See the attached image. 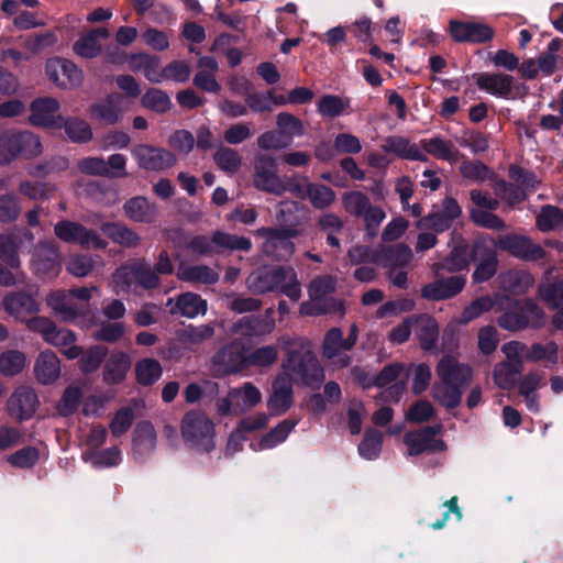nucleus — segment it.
<instances>
[{"label": "nucleus", "instance_id": "nucleus-1", "mask_svg": "<svg viewBox=\"0 0 563 563\" xmlns=\"http://www.w3.org/2000/svg\"><path fill=\"white\" fill-rule=\"evenodd\" d=\"M287 347V357L283 363L284 374L289 382L312 386L324 379V369L313 352V343L306 338L279 340Z\"/></svg>", "mask_w": 563, "mask_h": 563}, {"label": "nucleus", "instance_id": "nucleus-2", "mask_svg": "<svg viewBox=\"0 0 563 563\" xmlns=\"http://www.w3.org/2000/svg\"><path fill=\"white\" fill-rule=\"evenodd\" d=\"M180 431L184 441L198 452H210L216 446L214 424L202 411L187 412L181 419Z\"/></svg>", "mask_w": 563, "mask_h": 563}, {"label": "nucleus", "instance_id": "nucleus-3", "mask_svg": "<svg viewBox=\"0 0 563 563\" xmlns=\"http://www.w3.org/2000/svg\"><path fill=\"white\" fill-rule=\"evenodd\" d=\"M113 283L118 291H129L137 287L150 290L159 286L161 279L145 260H133L115 271Z\"/></svg>", "mask_w": 563, "mask_h": 563}, {"label": "nucleus", "instance_id": "nucleus-4", "mask_svg": "<svg viewBox=\"0 0 563 563\" xmlns=\"http://www.w3.org/2000/svg\"><path fill=\"white\" fill-rule=\"evenodd\" d=\"M55 235L63 242L79 245L86 250H103L108 243L95 230L79 222L60 220L54 225Z\"/></svg>", "mask_w": 563, "mask_h": 563}, {"label": "nucleus", "instance_id": "nucleus-5", "mask_svg": "<svg viewBox=\"0 0 563 563\" xmlns=\"http://www.w3.org/2000/svg\"><path fill=\"white\" fill-rule=\"evenodd\" d=\"M131 154L141 169L162 172L176 165L177 158L170 151L151 144H136Z\"/></svg>", "mask_w": 563, "mask_h": 563}, {"label": "nucleus", "instance_id": "nucleus-6", "mask_svg": "<svg viewBox=\"0 0 563 563\" xmlns=\"http://www.w3.org/2000/svg\"><path fill=\"white\" fill-rule=\"evenodd\" d=\"M253 186L272 195L282 196L286 192V183L277 173V164L273 157L260 156L254 165Z\"/></svg>", "mask_w": 563, "mask_h": 563}, {"label": "nucleus", "instance_id": "nucleus-7", "mask_svg": "<svg viewBox=\"0 0 563 563\" xmlns=\"http://www.w3.org/2000/svg\"><path fill=\"white\" fill-rule=\"evenodd\" d=\"M256 235L264 238L262 245L263 252L277 260H288L295 251V245L291 238L298 234L295 229L275 230L261 228L256 230Z\"/></svg>", "mask_w": 563, "mask_h": 563}, {"label": "nucleus", "instance_id": "nucleus-8", "mask_svg": "<svg viewBox=\"0 0 563 563\" xmlns=\"http://www.w3.org/2000/svg\"><path fill=\"white\" fill-rule=\"evenodd\" d=\"M350 350L346 347L341 329L331 328L327 331L321 344V355L331 369L339 371L351 365L352 357L346 353Z\"/></svg>", "mask_w": 563, "mask_h": 563}, {"label": "nucleus", "instance_id": "nucleus-9", "mask_svg": "<svg viewBox=\"0 0 563 563\" xmlns=\"http://www.w3.org/2000/svg\"><path fill=\"white\" fill-rule=\"evenodd\" d=\"M544 323L543 312L530 300L525 301L517 311L505 312L498 319V324L509 331H518L529 327L540 328Z\"/></svg>", "mask_w": 563, "mask_h": 563}, {"label": "nucleus", "instance_id": "nucleus-10", "mask_svg": "<svg viewBox=\"0 0 563 563\" xmlns=\"http://www.w3.org/2000/svg\"><path fill=\"white\" fill-rule=\"evenodd\" d=\"M60 104L53 97H38L30 103L27 121L33 126L46 129H60L63 115L59 113Z\"/></svg>", "mask_w": 563, "mask_h": 563}, {"label": "nucleus", "instance_id": "nucleus-11", "mask_svg": "<svg viewBox=\"0 0 563 563\" xmlns=\"http://www.w3.org/2000/svg\"><path fill=\"white\" fill-rule=\"evenodd\" d=\"M442 429V424H437L407 432L404 437V443L407 445L408 454L419 455L424 452L445 451V443L442 440L435 439V435L440 434Z\"/></svg>", "mask_w": 563, "mask_h": 563}, {"label": "nucleus", "instance_id": "nucleus-12", "mask_svg": "<svg viewBox=\"0 0 563 563\" xmlns=\"http://www.w3.org/2000/svg\"><path fill=\"white\" fill-rule=\"evenodd\" d=\"M494 245L525 261H537L545 255V251L540 244L532 242L525 235H500L494 241Z\"/></svg>", "mask_w": 563, "mask_h": 563}, {"label": "nucleus", "instance_id": "nucleus-13", "mask_svg": "<svg viewBox=\"0 0 563 563\" xmlns=\"http://www.w3.org/2000/svg\"><path fill=\"white\" fill-rule=\"evenodd\" d=\"M45 71L52 82L65 89L78 87L82 82V71L67 59H48Z\"/></svg>", "mask_w": 563, "mask_h": 563}, {"label": "nucleus", "instance_id": "nucleus-14", "mask_svg": "<svg viewBox=\"0 0 563 563\" xmlns=\"http://www.w3.org/2000/svg\"><path fill=\"white\" fill-rule=\"evenodd\" d=\"M60 268V255L54 241L41 242L32 261V269L35 274L46 277L55 276Z\"/></svg>", "mask_w": 563, "mask_h": 563}, {"label": "nucleus", "instance_id": "nucleus-15", "mask_svg": "<svg viewBox=\"0 0 563 563\" xmlns=\"http://www.w3.org/2000/svg\"><path fill=\"white\" fill-rule=\"evenodd\" d=\"M38 405L35 391L29 386L14 389L7 401L8 413L16 420L30 419Z\"/></svg>", "mask_w": 563, "mask_h": 563}, {"label": "nucleus", "instance_id": "nucleus-16", "mask_svg": "<svg viewBox=\"0 0 563 563\" xmlns=\"http://www.w3.org/2000/svg\"><path fill=\"white\" fill-rule=\"evenodd\" d=\"M451 36L456 42L485 43L494 37V30L482 22H461L451 20L449 23Z\"/></svg>", "mask_w": 563, "mask_h": 563}, {"label": "nucleus", "instance_id": "nucleus-17", "mask_svg": "<svg viewBox=\"0 0 563 563\" xmlns=\"http://www.w3.org/2000/svg\"><path fill=\"white\" fill-rule=\"evenodd\" d=\"M213 365L218 374H232L246 368V352L240 342H233L213 356Z\"/></svg>", "mask_w": 563, "mask_h": 563}, {"label": "nucleus", "instance_id": "nucleus-18", "mask_svg": "<svg viewBox=\"0 0 563 563\" xmlns=\"http://www.w3.org/2000/svg\"><path fill=\"white\" fill-rule=\"evenodd\" d=\"M466 278L461 275L440 278L424 285L421 288V296L427 300L440 301L450 299L460 294L465 287Z\"/></svg>", "mask_w": 563, "mask_h": 563}, {"label": "nucleus", "instance_id": "nucleus-19", "mask_svg": "<svg viewBox=\"0 0 563 563\" xmlns=\"http://www.w3.org/2000/svg\"><path fill=\"white\" fill-rule=\"evenodd\" d=\"M4 310L20 322H25L27 316L36 314L40 311V303L35 297L29 292H10L2 299Z\"/></svg>", "mask_w": 563, "mask_h": 563}, {"label": "nucleus", "instance_id": "nucleus-20", "mask_svg": "<svg viewBox=\"0 0 563 563\" xmlns=\"http://www.w3.org/2000/svg\"><path fill=\"white\" fill-rule=\"evenodd\" d=\"M34 236L29 231H12L0 234V260L11 268L20 266L19 250L24 243L31 244Z\"/></svg>", "mask_w": 563, "mask_h": 563}, {"label": "nucleus", "instance_id": "nucleus-21", "mask_svg": "<svg viewBox=\"0 0 563 563\" xmlns=\"http://www.w3.org/2000/svg\"><path fill=\"white\" fill-rule=\"evenodd\" d=\"M472 258L477 263L473 274V279L476 283L485 282L496 273V253L486 244L484 239H479L474 243Z\"/></svg>", "mask_w": 563, "mask_h": 563}, {"label": "nucleus", "instance_id": "nucleus-22", "mask_svg": "<svg viewBox=\"0 0 563 563\" xmlns=\"http://www.w3.org/2000/svg\"><path fill=\"white\" fill-rule=\"evenodd\" d=\"M219 70V64L212 56H200L197 60V71L194 76V85L206 92L218 93L221 85L216 78Z\"/></svg>", "mask_w": 563, "mask_h": 563}, {"label": "nucleus", "instance_id": "nucleus-23", "mask_svg": "<svg viewBox=\"0 0 563 563\" xmlns=\"http://www.w3.org/2000/svg\"><path fill=\"white\" fill-rule=\"evenodd\" d=\"M437 376L438 379L463 388L471 383L472 371L468 366L460 364L454 357L444 356L438 363Z\"/></svg>", "mask_w": 563, "mask_h": 563}, {"label": "nucleus", "instance_id": "nucleus-24", "mask_svg": "<svg viewBox=\"0 0 563 563\" xmlns=\"http://www.w3.org/2000/svg\"><path fill=\"white\" fill-rule=\"evenodd\" d=\"M170 314H179L189 319L207 312V301L198 294L185 292L176 299L169 298L166 302Z\"/></svg>", "mask_w": 563, "mask_h": 563}, {"label": "nucleus", "instance_id": "nucleus-25", "mask_svg": "<svg viewBox=\"0 0 563 563\" xmlns=\"http://www.w3.org/2000/svg\"><path fill=\"white\" fill-rule=\"evenodd\" d=\"M176 276L181 282L211 285L219 280L220 272L208 265L181 262L177 267Z\"/></svg>", "mask_w": 563, "mask_h": 563}, {"label": "nucleus", "instance_id": "nucleus-26", "mask_svg": "<svg viewBox=\"0 0 563 563\" xmlns=\"http://www.w3.org/2000/svg\"><path fill=\"white\" fill-rule=\"evenodd\" d=\"M292 404L291 383L286 376H278L273 383L272 395L267 399V408L273 416L285 413Z\"/></svg>", "mask_w": 563, "mask_h": 563}, {"label": "nucleus", "instance_id": "nucleus-27", "mask_svg": "<svg viewBox=\"0 0 563 563\" xmlns=\"http://www.w3.org/2000/svg\"><path fill=\"white\" fill-rule=\"evenodd\" d=\"M132 365L131 357L123 351H113L107 360L102 377L108 385L122 383Z\"/></svg>", "mask_w": 563, "mask_h": 563}, {"label": "nucleus", "instance_id": "nucleus-28", "mask_svg": "<svg viewBox=\"0 0 563 563\" xmlns=\"http://www.w3.org/2000/svg\"><path fill=\"white\" fill-rule=\"evenodd\" d=\"M34 374L41 384L54 383L60 375V361L57 355L49 350L41 352L34 364Z\"/></svg>", "mask_w": 563, "mask_h": 563}, {"label": "nucleus", "instance_id": "nucleus-29", "mask_svg": "<svg viewBox=\"0 0 563 563\" xmlns=\"http://www.w3.org/2000/svg\"><path fill=\"white\" fill-rule=\"evenodd\" d=\"M129 67L133 71H141L147 80L154 84L162 82L161 59L146 53L132 54L128 57Z\"/></svg>", "mask_w": 563, "mask_h": 563}, {"label": "nucleus", "instance_id": "nucleus-30", "mask_svg": "<svg viewBox=\"0 0 563 563\" xmlns=\"http://www.w3.org/2000/svg\"><path fill=\"white\" fill-rule=\"evenodd\" d=\"M382 148L385 152L394 153L404 159L427 161V156L419 150L417 144H413L409 140L399 135L386 137L383 142Z\"/></svg>", "mask_w": 563, "mask_h": 563}, {"label": "nucleus", "instance_id": "nucleus-31", "mask_svg": "<svg viewBox=\"0 0 563 563\" xmlns=\"http://www.w3.org/2000/svg\"><path fill=\"white\" fill-rule=\"evenodd\" d=\"M476 84L479 89L499 97H509L514 88V78L505 74H481Z\"/></svg>", "mask_w": 563, "mask_h": 563}, {"label": "nucleus", "instance_id": "nucleus-32", "mask_svg": "<svg viewBox=\"0 0 563 563\" xmlns=\"http://www.w3.org/2000/svg\"><path fill=\"white\" fill-rule=\"evenodd\" d=\"M46 303L54 314L63 321L69 322L77 318L80 309L74 303L71 294L65 291L52 292L46 298Z\"/></svg>", "mask_w": 563, "mask_h": 563}, {"label": "nucleus", "instance_id": "nucleus-33", "mask_svg": "<svg viewBox=\"0 0 563 563\" xmlns=\"http://www.w3.org/2000/svg\"><path fill=\"white\" fill-rule=\"evenodd\" d=\"M109 37L107 29H95L81 36L74 44V52L84 58H93L98 56L102 49L101 40Z\"/></svg>", "mask_w": 563, "mask_h": 563}, {"label": "nucleus", "instance_id": "nucleus-34", "mask_svg": "<svg viewBox=\"0 0 563 563\" xmlns=\"http://www.w3.org/2000/svg\"><path fill=\"white\" fill-rule=\"evenodd\" d=\"M413 328L419 339L420 346L430 351L437 346L439 339V325L437 321L427 314L415 318Z\"/></svg>", "mask_w": 563, "mask_h": 563}, {"label": "nucleus", "instance_id": "nucleus-35", "mask_svg": "<svg viewBox=\"0 0 563 563\" xmlns=\"http://www.w3.org/2000/svg\"><path fill=\"white\" fill-rule=\"evenodd\" d=\"M101 230L115 244L122 247L134 249L141 243L140 235L124 224L118 222H104Z\"/></svg>", "mask_w": 563, "mask_h": 563}, {"label": "nucleus", "instance_id": "nucleus-36", "mask_svg": "<svg viewBox=\"0 0 563 563\" xmlns=\"http://www.w3.org/2000/svg\"><path fill=\"white\" fill-rule=\"evenodd\" d=\"M275 328L273 317L267 313L263 317H244L234 325V332L242 335H265L271 333Z\"/></svg>", "mask_w": 563, "mask_h": 563}, {"label": "nucleus", "instance_id": "nucleus-37", "mask_svg": "<svg viewBox=\"0 0 563 563\" xmlns=\"http://www.w3.org/2000/svg\"><path fill=\"white\" fill-rule=\"evenodd\" d=\"M468 266L467 245L460 242L453 247L444 262L433 263L431 271L435 276H440L442 271L450 273L460 272Z\"/></svg>", "mask_w": 563, "mask_h": 563}, {"label": "nucleus", "instance_id": "nucleus-38", "mask_svg": "<svg viewBox=\"0 0 563 563\" xmlns=\"http://www.w3.org/2000/svg\"><path fill=\"white\" fill-rule=\"evenodd\" d=\"M125 216L134 222L151 223L156 218V207L144 197H135L124 203Z\"/></svg>", "mask_w": 563, "mask_h": 563}, {"label": "nucleus", "instance_id": "nucleus-39", "mask_svg": "<svg viewBox=\"0 0 563 563\" xmlns=\"http://www.w3.org/2000/svg\"><path fill=\"white\" fill-rule=\"evenodd\" d=\"M120 103L121 98L119 96H109L91 107V115L107 124H115L122 117Z\"/></svg>", "mask_w": 563, "mask_h": 563}, {"label": "nucleus", "instance_id": "nucleus-40", "mask_svg": "<svg viewBox=\"0 0 563 563\" xmlns=\"http://www.w3.org/2000/svg\"><path fill=\"white\" fill-rule=\"evenodd\" d=\"M533 284V276L525 271H509L500 276L501 288L514 295L527 292Z\"/></svg>", "mask_w": 563, "mask_h": 563}, {"label": "nucleus", "instance_id": "nucleus-41", "mask_svg": "<svg viewBox=\"0 0 563 563\" xmlns=\"http://www.w3.org/2000/svg\"><path fill=\"white\" fill-rule=\"evenodd\" d=\"M46 342L58 347L69 360L77 358L81 354V349L76 345L75 333L68 329H59L56 327Z\"/></svg>", "mask_w": 563, "mask_h": 563}, {"label": "nucleus", "instance_id": "nucleus-42", "mask_svg": "<svg viewBox=\"0 0 563 563\" xmlns=\"http://www.w3.org/2000/svg\"><path fill=\"white\" fill-rule=\"evenodd\" d=\"M231 396L235 398V409L241 412L251 410L262 401L261 390L250 382L232 388Z\"/></svg>", "mask_w": 563, "mask_h": 563}, {"label": "nucleus", "instance_id": "nucleus-43", "mask_svg": "<svg viewBox=\"0 0 563 563\" xmlns=\"http://www.w3.org/2000/svg\"><path fill=\"white\" fill-rule=\"evenodd\" d=\"M16 141L18 157L31 159L43 153V145L38 135L31 131L24 130L14 132Z\"/></svg>", "mask_w": 563, "mask_h": 563}, {"label": "nucleus", "instance_id": "nucleus-44", "mask_svg": "<svg viewBox=\"0 0 563 563\" xmlns=\"http://www.w3.org/2000/svg\"><path fill=\"white\" fill-rule=\"evenodd\" d=\"M156 446V432L154 427L143 421L136 426L134 432L133 448L135 454L144 456L151 453Z\"/></svg>", "mask_w": 563, "mask_h": 563}, {"label": "nucleus", "instance_id": "nucleus-45", "mask_svg": "<svg viewBox=\"0 0 563 563\" xmlns=\"http://www.w3.org/2000/svg\"><path fill=\"white\" fill-rule=\"evenodd\" d=\"M277 290L296 301L300 298L301 289L296 272L291 267L275 268Z\"/></svg>", "mask_w": 563, "mask_h": 563}, {"label": "nucleus", "instance_id": "nucleus-46", "mask_svg": "<svg viewBox=\"0 0 563 563\" xmlns=\"http://www.w3.org/2000/svg\"><path fill=\"white\" fill-rule=\"evenodd\" d=\"M462 387L438 379L432 388L433 398L446 408H455L462 399Z\"/></svg>", "mask_w": 563, "mask_h": 563}, {"label": "nucleus", "instance_id": "nucleus-47", "mask_svg": "<svg viewBox=\"0 0 563 563\" xmlns=\"http://www.w3.org/2000/svg\"><path fill=\"white\" fill-rule=\"evenodd\" d=\"M413 258L412 251L406 244H396L382 251L383 265L387 268H400Z\"/></svg>", "mask_w": 563, "mask_h": 563}, {"label": "nucleus", "instance_id": "nucleus-48", "mask_svg": "<svg viewBox=\"0 0 563 563\" xmlns=\"http://www.w3.org/2000/svg\"><path fill=\"white\" fill-rule=\"evenodd\" d=\"M276 125L278 133L288 142V145L294 137L301 136L305 133L301 120L289 112L278 113L276 117Z\"/></svg>", "mask_w": 563, "mask_h": 563}, {"label": "nucleus", "instance_id": "nucleus-49", "mask_svg": "<svg viewBox=\"0 0 563 563\" xmlns=\"http://www.w3.org/2000/svg\"><path fill=\"white\" fill-rule=\"evenodd\" d=\"M297 421L295 420H283L274 429H272L269 432H267L261 438L258 442V449L268 450L283 443L287 439L289 433L294 430Z\"/></svg>", "mask_w": 563, "mask_h": 563}, {"label": "nucleus", "instance_id": "nucleus-50", "mask_svg": "<svg viewBox=\"0 0 563 563\" xmlns=\"http://www.w3.org/2000/svg\"><path fill=\"white\" fill-rule=\"evenodd\" d=\"M65 130V133L75 143H87L92 139V130L90 125L77 118H64L60 129Z\"/></svg>", "mask_w": 563, "mask_h": 563}, {"label": "nucleus", "instance_id": "nucleus-51", "mask_svg": "<svg viewBox=\"0 0 563 563\" xmlns=\"http://www.w3.org/2000/svg\"><path fill=\"white\" fill-rule=\"evenodd\" d=\"M213 161L221 170L230 175L235 174L242 166V157L238 151L227 146L218 147Z\"/></svg>", "mask_w": 563, "mask_h": 563}, {"label": "nucleus", "instance_id": "nucleus-52", "mask_svg": "<svg viewBox=\"0 0 563 563\" xmlns=\"http://www.w3.org/2000/svg\"><path fill=\"white\" fill-rule=\"evenodd\" d=\"M212 243L222 250L230 251H250L252 242L249 238L230 234L222 231H216L212 234Z\"/></svg>", "mask_w": 563, "mask_h": 563}, {"label": "nucleus", "instance_id": "nucleus-53", "mask_svg": "<svg viewBox=\"0 0 563 563\" xmlns=\"http://www.w3.org/2000/svg\"><path fill=\"white\" fill-rule=\"evenodd\" d=\"M162 366L154 358H143L135 364L136 379L141 385H152L162 376Z\"/></svg>", "mask_w": 563, "mask_h": 563}, {"label": "nucleus", "instance_id": "nucleus-54", "mask_svg": "<svg viewBox=\"0 0 563 563\" xmlns=\"http://www.w3.org/2000/svg\"><path fill=\"white\" fill-rule=\"evenodd\" d=\"M108 354V349L103 345H93L81 351L79 355L78 366L82 373H92L97 371Z\"/></svg>", "mask_w": 563, "mask_h": 563}, {"label": "nucleus", "instance_id": "nucleus-55", "mask_svg": "<svg viewBox=\"0 0 563 563\" xmlns=\"http://www.w3.org/2000/svg\"><path fill=\"white\" fill-rule=\"evenodd\" d=\"M421 145L427 153L439 159L455 161L457 157V150L454 145L440 137L423 140Z\"/></svg>", "mask_w": 563, "mask_h": 563}, {"label": "nucleus", "instance_id": "nucleus-56", "mask_svg": "<svg viewBox=\"0 0 563 563\" xmlns=\"http://www.w3.org/2000/svg\"><path fill=\"white\" fill-rule=\"evenodd\" d=\"M276 274L274 269H264L253 273L249 277V287L256 294L277 290Z\"/></svg>", "mask_w": 563, "mask_h": 563}, {"label": "nucleus", "instance_id": "nucleus-57", "mask_svg": "<svg viewBox=\"0 0 563 563\" xmlns=\"http://www.w3.org/2000/svg\"><path fill=\"white\" fill-rule=\"evenodd\" d=\"M342 310V303L334 298L330 299H316L303 302L300 306V313L305 316H319L322 313H334Z\"/></svg>", "mask_w": 563, "mask_h": 563}, {"label": "nucleus", "instance_id": "nucleus-58", "mask_svg": "<svg viewBox=\"0 0 563 563\" xmlns=\"http://www.w3.org/2000/svg\"><path fill=\"white\" fill-rule=\"evenodd\" d=\"M277 358V347L273 345L261 346L250 353H246V367H268L275 364Z\"/></svg>", "mask_w": 563, "mask_h": 563}, {"label": "nucleus", "instance_id": "nucleus-59", "mask_svg": "<svg viewBox=\"0 0 563 563\" xmlns=\"http://www.w3.org/2000/svg\"><path fill=\"white\" fill-rule=\"evenodd\" d=\"M521 368L522 365L517 363L501 362L497 364L493 373L495 384L503 389L512 387L515 376L520 373Z\"/></svg>", "mask_w": 563, "mask_h": 563}, {"label": "nucleus", "instance_id": "nucleus-60", "mask_svg": "<svg viewBox=\"0 0 563 563\" xmlns=\"http://www.w3.org/2000/svg\"><path fill=\"white\" fill-rule=\"evenodd\" d=\"M56 191V187L49 183L23 180L19 184V192L29 199H46Z\"/></svg>", "mask_w": 563, "mask_h": 563}, {"label": "nucleus", "instance_id": "nucleus-61", "mask_svg": "<svg viewBox=\"0 0 563 563\" xmlns=\"http://www.w3.org/2000/svg\"><path fill=\"white\" fill-rule=\"evenodd\" d=\"M320 229L327 233L328 243L336 249H340V241L336 234L343 229V221L334 213H324L318 220Z\"/></svg>", "mask_w": 563, "mask_h": 563}, {"label": "nucleus", "instance_id": "nucleus-62", "mask_svg": "<svg viewBox=\"0 0 563 563\" xmlns=\"http://www.w3.org/2000/svg\"><path fill=\"white\" fill-rule=\"evenodd\" d=\"M537 225L541 231L562 229L563 211L553 206L542 208L537 217Z\"/></svg>", "mask_w": 563, "mask_h": 563}, {"label": "nucleus", "instance_id": "nucleus-63", "mask_svg": "<svg viewBox=\"0 0 563 563\" xmlns=\"http://www.w3.org/2000/svg\"><path fill=\"white\" fill-rule=\"evenodd\" d=\"M96 258L88 254H75L67 261V271L76 277H86L90 275L96 266Z\"/></svg>", "mask_w": 563, "mask_h": 563}, {"label": "nucleus", "instance_id": "nucleus-64", "mask_svg": "<svg viewBox=\"0 0 563 563\" xmlns=\"http://www.w3.org/2000/svg\"><path fill=\"white\" fill-rule=\"evenodd\" d=\"M191 74L189 64L185 60H172L164 67H162V82L163 81H175L186 82Z\"/></svg>", "mask_w": 563, "mask_h": 563}]
</instances>
